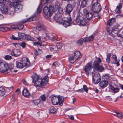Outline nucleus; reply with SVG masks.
I'll return each mask as SVG.
<instances>
[{"label":"nucleus","mask_w":123,"mask_h":123,"mask_svg":"<svg viewBox=\"0 0 123 123\" xmlns=\"http://www.w3.org/2000/svg\"><path fill=\"white\" fill-rule=\"evenodd\" d=\"M48 75L45 76L43 79L40 76L35 75L33 78V82L34 83V86L36 87L41 86H44L48 83Z\"/></svg>","instance_id":"nucleus-1"},{"label":"nucleus","mask_w":123,"mask_h":123,"mask_svg":"<svg viewBox=\"0 0 123 123\" xmlns=\"http://www.w3.org/2000/svg\"><path fill=\"white\" fill-rule=\"evenodd\" d=\"M54 8L51 5L49 6V7L45 6L43 10L44 13L45 14V17L46 19L49 20L50 17L52 15L54 12Z\"/></svg>","instance_id":"nucleus-2"},{"label":"nucleus","mask_w":123,"mask_h":123,"mask_svg":"<svg viewBox=\"0 0 123 123\" xmlns=\"http://www.w3.org/2000/svg\"><path fill=\"white\" fill-rule=\"evenodd\" d=\"M96 58L97 59L94 61L93 62L92 68L100 72H102L104 70V68L102 66L100 65L101 62V60L99 57Z\"/></svg>","instance_id":"nucleus-3"},{"label":"nucleus","mask_w":123,"mask_h":123,"mask_svg":"<svg viewBox=\"0 0 123 123\" xmlns=\"http://www.w3.org/2000/svg\"><path fill=\"white\" fill-rule=\"evenodd\" d=\"M86 19L81 16L79 15L77 17L75 22L77 25H79L84 26L87 23Z\"/></svg>","instance_id":"nucleus-4"},{"label":"nucleus","mask_w":123,"mask_h":123,"mask_svg":"<svg viewBox=\"0 0 123 123\" xmlns=\"http://www.w3.org/2000/svg\"><path fill=\"white\" fill-rule=\"evenodd\" d=\"M8 63L6 62L0 63V72L1 73L8 72Z\"/></svg>","instance_id":"nucleus-5"},{"label":"nucleus","mask_w":123,"mask_h":123,"mask_svg":"<svg viewBox=\"0 0 123 123\" xmlns=\"http://www.w3.org/2000/svg\"><path fill=\"white\" fill-rule=\"evenodd\" d=\"M102 8L101 5L97 2L94 3L92 5L91 9L94 13H99L101 10Z\"/></svg>","instance_id":"nucleus-6"},{"label":"nucleus","mask_w":123,"mask_h":123,"mask_svg":"<svg viewBox=\"0 0 123 123\" xmlns=\"http://www.w3.org/2000/svg\"><path fill=\"white\" fill-rule=\"evenodd\" d=\"M19 2H11L10 5L14 7L16 11L18 12L20 11L22 8V6L19 3Z\"/></svg>","instance_id":"nucleus-7"},{"label":"nucleus","mask_w":123,"mask_h":123,"mask_svg":"<svg viewBox=\"0 0 123 123\" xmlns=\"http://www.w3.org/2000/svg\"><path fill=\"white\" fill-rule=\"evenodd\" d=\"M92 80L94 84H97L99 83L101 80V77L100 74L98 73L95 74L92 77Z\"/></svg>","instance_id":"nucleus-8"},{"label":"nucleus","mask_w":123,"mask_h":123,"mask_svg":"<svg viewBox=\"0 0 123 123\" xmlns=\"http://www.w3.org/2000/svg\"><path fill=\"white\" fill-rule=\"evenodd\" d=\"M20 61L22 63L25 67L28 66L30 64L29 59L27 57H23L21 60Z\"/></svg>","instance_id":"nucleus-9"},{"label":"nucleus","mask_w":123,"mask_h":123,"mask_svg":"<svg viewBox=\"0 0 123 123\" xmlns=\"http://www.w3.org/2000/svg\"><path fill=\"white\" fill-rule=\"evenodd\" d=\"M33 31L35 32H38L42 30L44 31H46V29L43 25H40L37 26L36 27L34 28Z\"/></svg>","instance_id":"nucleus-10"},{"label":"nucleus","mask_w":123,"mask_h":123,"mask_svg":"<svg viewBox=\"0 0 123 123\" xmlns=\"http://www.w3.org/2000/svg\"><path fill=\"white\" fill-rule=\"evenodd\" d=\"M109 86L112 92L114 93L118 92L119 91L118 86L115 84H114L113 86L111 85H109Z\"/></svg>","instance_id":"nucleus-11"},{"label":"nucleus","mask_w":123,"mask_h":123,"mask_svg":"<svg viewBox=\"0 0 123 123\" xmlns=\"http://www.w3.org/2000/svg\"><path fill=\"white\" fill-rule=\"evenodd\" d=\"M73 9V7L72 5L70 4H68L66 7L65 12L68 14L69 17H70V13Z\"/></svg>","instance_id":"nucleus-12"},{"label":"nucleus","mask_w":123,"mask_h":123,"mask_svg":"<svg viewBox=\"0 0 123 123\" xmlns=\"http://www.w3.org/2000/svg\"><path fill=\"white\" fill-rule=\"evenodd\" d=\"M0 10L3 14H6L8 13V9L4 5H0Z\"/></svg>","instance_id":"nucleus-13"},{"label":"nucleus","mask_w":123,"mask_h":123,"mask_svg":"<svg viewBox=\"0 0 123 123\" xmlns=\"http://www.w3.org/2000/svg\"><path fill=\"white\" fill-rule=\"evenodd\" d=\"M73 54H70L68 57V61L69 62L72 64L74 63L77 60Z\"/></svg>","instance_id":"nucleus-14"},{"label":"nucleus","mask_w":123,"mask_h":123,"mask_svg":"<svg viewBox=\"0 0 123 123\" xmlns=\"http://www.w3.org/2000/svg\"><path fill=\"white\" fill-rule=\"evenodd\" d=\"M67 19H68L67 21H65L63 22H62L63 25L65 27H67L69 25L70 23L72 20L71 17H68Z\"/></svg>","instance_id":"nucleus-15"},{"label":"nucleus","mask_w":123,"mask_h":123,"mask_svg":"<svg viewBox=\"0 0 123 123\" xmlns=\"http://www.w3.org/2000/svg\"><path fill=\"white\" fill-rule=\"evenodd\" d=\"M61 15H60L59 14H56L54 17V18L57 22L59 24H62L63 21V20L62 18L61 17Z\"/></svg>","instance_id":"nucleus-16"},{"label":"nucleus","mask_w":123,"mask_h":123,"mask_svg":"<svg viewBox=\"0 0 123 123\" xmlns=\"http://www.w3.org/2000/svg\"><path fill=\"white\" fill-rule=\"evenodd\" d=\"M92 65L91 63H88L87 65L85 66L84 70V71L87 73V74H88L90 71L91 69Z\"/></svg>","instance_id":"nucleus-17"},{"label":"nucleus","mask_w":123,"mask_h":123,"mask_svg":"<svg viewBox=\"0 0 123 123\" xmlns=\"http://www.w3.org/2000/svg\"><path fill=\"white\" fill-rule=\"evenodd\" d=\"M51 100L53 104L54 105L58 104V97L56 96H52L51 98Z\"/></svg>","instance_id":"nucleus-18"},{"label":"nucleus","mask_w":123,"mask_h":123,"mask_svg":"<svg viewBox=\"0 0 123 123\" xmlns=\"http://www.w3.org/2000/svg\"><path fill=\"white\" fill-rule=\"evenodd\" d=\"M72 54L74 55V56L75 57L77 60L82 57V55L81 54L80 52L79 51H74V52Z\"/></svg>","instance_id":"nucleus-19"},{"label":"nucleus","mask_w":123,"mask_h":123,"mask_svg":"<svg viewBox=\"0 0 123 123\" xmlns=\"http://www.w3.org/2000/svg\"><path fill=\"white\" fill-rule=\"evenodd\" d=\"M64 98L62 96H59L58 97V104L60 106H62L63 104L64 101Z\"/></svg>","instance_id":"nucleus-20"},{"label":"nucleus","mask_w":123,"mask_h":123,"mask_svg":"<svg viewBox=\"0 0 123 123\" xmlns=\"http://www.w3.org/2000/svg\"><path fill=\"white\" fill-rule=\"evenodd\" d=\"M108 84V81L106 80L101 81L99 83V85L100 87L103 88L106 87Z\"/></svg>","instance_id":"nucleus-21"},{"label":"nucleus","mask_w":123,"mask_h":123,"mask_svg":"<svg viewBox=\"0 0 123 123\" xmlns=\"http://www.w3.org/2000/svg\"><path fill=\"white\" fill-rule=\"evenodd\" d=\"M115 23L116 24L115 21V18H112L111 19H110L107 22V25L109 26H111L113 25Z\"/></svg>","instance_id":"nucleus-22"},{"label":"nucleus","mask_w":123,"mask_h":123,"mask_svg":"<svg viewBox=\"0 0 123 123\" xmlns=\"http://www.w3.org/2000/svg\"><path fill=\"white\" fill-rule=\"evenodd\" d=\"M122 7V5L121 3H119L118 5L117 6L115 10V12L118 13H120L121 12V9Z\"/></svg>","instance_id":"nucleus-23"},{"label":"nucleus","mask_w":123,"mask_h":123,"mask_svg":"<svg viewBox=\"0 0 123 123\" xmlns=\"http://www.w3.org/2000/svg\"><path fill=\"white\" fill-rule=\"evenodd\" d=\"M22 93L23 95L25 97L29 96L30 94L28 90L26 88H24L23 90Z\"/></svg>","instance_id":"nucleus-24"},{"label":"nucleus","mask_w":123,"mask_h":123,"mask_svg":"<svg viewBox=\"0 0 123 123\" xmlns=\"http://www.w3.org/2000/svg\"><path fill=\"white\" fill-rule=\"evenodd\" d=\"M114 112L116 114L112 113L111 114L112 115L117 117L118 118H122L123 117V114L121 112H118L116 111H114Z\"/></svg>","instance_id":"nucleus-25"},{"label":"nucleus","mask_w":123,"mask_h":123,"mask_svg":"<svg viewBox=\"0 0 123 123\" xmlns=\"http://www.w3.org/2000/svg\"><path fill=\"white\" fill-rule=\"evenodd\" d=\"M86 16L87 19L89 20L92 18L93 15L92 13L87 12L86 14Z\"/></svg>","instance_id":"nucleus-26"},{"label":"nucleus","mask_w":123,"mask_h":123,"mask_svg":"<svg viewBox=\"0 0 123 123\" xmlns=\"http://www.w3.org/2000/svg\"><path fill=\"white\" fill-rule=\"evenodd\" d=\"M5 93V89L2 87H0V96H3L4 95Z\"/></svg>","instance_id":"nucleus-27"},{"label":"nucleus","mask_w":123,"mask_h":123,"mask_svg":"<svg viewBox=\"0 0 123 123\" xmlns=\"http://www.w3.org/2000/svg\"><path fill=\"white\" fill-rule=\"evenodd\" d=\"M10 30V28H9L7 27H0V31L4 32L8 31Z\"/></svg>","instance_id":"nucleus-28"},{"label":"nucleus","mask_w":123,"mask_h":123,"mask_svg":"<svg viewBox=\"0 0 123 123\" xmlns=\"http://www.w3.org/2000/svg\"><path fill=\"white\" fill-rule=\"evenodd\" d=\"M22 62H18L16 64L17 67L19 68L22 69L25 67Z\"/></svg>","instance_id":"nucleus-29"},{"label":"nucleus","mask_w":123,"mask_h":123,"mask_svg":"<svg viewBox=\"0 0 123 123\" xmlns=\"http://www.w3.org/2000/svg\"><path fill=\"white\" fill-rule=\"evenodd\" d=\"M15 10L14 8H11L10 9V14L11 16H13L14 14Z\"/></svg>","instance_id":"nucleus-30"},{"label":"nucleus","mask_w":123,"mask_h":123,"mask_svg":"<svg viewBox=\"0 0 123 123\" xmlns=\"http://www.w3.org/2000/svg\"><path fill=\"white\" fill-rule=\"evenodd\" d=\"M50 112L52 113H54L57 111L56 109L53 106L51 107L49 109Z\"/></svg>","instance_id":"nucleus-31"},{"label":"nucleus","mask_w":123,"mask_h":123,"mask_svg":"<svg viewBox=\"0 0 123 123\" xmlns=\"http://www.w3.org/2000/svg\"><path fill=\"white\" fill-rule=\"evenodd\" d=\"M83 39L82 38L80 39L77 41V42L76 43V44L79 45H81L83 44Z\"/></svg>","instance_id":"nucleus-32"},{"label":"nucleus","mask_w":123,"mask_h":123,"mask_svg":"<svg viewBox=\"0 0 123 123\" xmlns=\"http://www.w3.org/2000/svg\"><path fill=\"white\" fill-rule=\"evenodd\" d=\"M25 39L26 40H30L32 41H34L35 40V39L34 38L28 35L26 36L25 38Z\"/></svg>","instance_id":"nucleus-33"},{"label":"nucleus","mask_w":123,"mask_h":123,"mask_svg":"<svg viewBox=\"0 0 123 123\" xmlns=\"http://www.w3.org/2000/svg\"><path fill=\"white\" fill-rule=\"evenodd\" d=\"M111 56V54L108 53L107 54L106 58V62L108 63H109L110 61V58Z\"/></svg>","instance_id":"nucleus-34"},{"label":"nucleus","mask_w":123,"mask_h":123,"mask_svg":"<svg viewBox=\"0 0 123 123\" xmlns=\"http://www.w3.org/2000/svg\"><path fill=\"white\" fill-rule=\"evenodd\" d=\"M118 31L117 29L116 28L115 29L113 30L112 35L115 36L117 35Z\"/></svg>","instance_id":"nucleus-35"},{"label":"nucleus","mask_w":123,"mask_h":123,"mask_svg":"<svg viewBox=\"0 0 123 123\" xmlns=\"http://www.w3.org/2000/svg\"><path fill=\"white\" fill-rule=\"evenodd\" d=\"M13 0H0V5H2V4L4 5L3 4L4 2H9L11 3Z\"/></svg>","instance_id":"nucleus-36"},{"label":"nucleus","mask_w":123,"mask_h":123,"mask_svg":"<svg viewBox=\"0 0 123 123\" xmlns=\"http://www.w3.org/2000/svg\"><path fill=\"white\" fill-rule=\"evenodd\" d=\"M11 54L13 56L17 57L19 55V54H16L15 53V50L14 49H12L11 52Z\"/></svg>","instance_id":"nucleus-37"},{"label":"nucleus","mask_w":123,"mask_h":123,"mask_svg":"<svg viewBox=\"0 0 123 123\" xmlns=\"http://www.w3.org/2000/svg\"><path fill=\"white\" fill-rule=\"evenodd\" d=\"M86 4V0H83L81 2V6L82 8L85 7Z\"/></svg>","instance_id":"nucleus-38"},{"label":"nucleus","mask_w":123,"mask_h":123,"mask_svg":"<svg viewBox=\"0 0 123 123\" xmlns=\"http://www.w3.org/2000/svg\"><path fill=\"white\" fill-rule=\"evenodd\" d=\"M40 99H37L33 100V102L36 105H37L40 102Z\"/></svg>","instance_id":"nucleus-39"},{"label":"nucleus","mask_w":123,"mask_h":123,"mask_svg":"<svg viewBox=\"0 0 123 123\" xmlns=\"http://www.w3.org/2000/svg\"><path fill=\"white\" fill-rule=\"evenodd\" d=\"M69 3L68 4H70L71 5H74L75 4V3L74 0H69L68 1Z\"/></svg>","instance_id":"nucleus-40"},{"label":"nucleus","mask_w":123,"mask_h":123,"mask_svg":"<svg viewBox=\"0 0 123 123\" xmlns=\"http://www.w3.org/2000/svg\"><path fill=\"white\" fill-rule=\"evenodd\" d=\"M113 29L111 27H108L107 29V32L109 34H112Z\"/></svg>","instance_id":"nucleus-41"},{"label":"nucleus","mask_w":123,"mask_h":123,"mask_svg":"<svg viewBox=\"0 0 123 123\" xmlns=\"http://www.w3.org/2000/svg\"><path fill=\"white\" fill-rule=\"evenodd\" d=\"M17 25H18V29H21L24 27V26L22 24L17 23Z\"/></svg>","instance_id":"nucleus-42"},{"label":"nucleus","mask_w":123,"mask_h":123,"mask_svg":"<svg viewBox=\"0 0 123 123\" xmlns=\"http://www.w3.org/2000/svg\"><path fill=\"white\" fill-rule=\"evenodd\" d=\"M18 28L17 23L16 24V25L14 24L11 25V28L13 29H18Z\"/></svg>","instance_id":"nucleus-43"},{"label":"nucleus","mask_w":123,"mask_h":123,"mask_svg":"<svg viewBox=\"0 0 123 123\" xmlns=\"http://www.w3.org/2000/svg\"><path fill=\"white\" fill-rule=\"evenodd\" d=\"M11 39L13 40H20L21 38L20 37H16L14 35H12L11 37Z\"/></svg>","instance_id":"nucleus-44"},{"label":"nucleus","mask_w":123,"mask_h":123,"mask_svg":"<svg viewBox=\"0 0 123 123\" xmlns=\"http://www.w3.org/2000/svg\"><path fill=\"white\" fill-rule=\"evenodd\" d=\"M56 50L57 51L58 49H60L62 48L61 44L60 43H57L56 44Z\"/></svg>","instance_id":"nucleus-45"},{"label":"nucleus","mask_w":123,"mask_h":123,"mask_svg":"<svg viewBox=\"0 0 123 123\" xmlns=\"http://www.w3.org/2000/svg\"><path fill=\"white\" fill-rule=\"evenodd\" d=\"M35 17V15H33L32 16L30 17L28 19H27L28 22H31L33 21L34 18Z\"/></svg>","instance_id":"nucleus-46"},{"label":"nucleus","mask_w":123,"mask_h":123,"mask_svg":"<svg viewBox=\"0 0 123 123\" xmlns=\"http://www.w3.org/2000/svg\"><path fill=\"white\" fill-rule=\"evenodd\" d=\"M26 45V43L24 42L20 43V45L23 48H24L25 47Z\"/></svg>","instance_id":"nucleus-47"},{"label":"nucleus","mask_w":123,"mask_h":123,"mask_svg":"<svg viewBox=\"0 0 123 123\" xmlns=\"http://www.w3.org/2000/svg\"><path fill=\"white\" fill-rule=\"evenodd\" d=\"M42 52V51L40 49H38V50H36V53L35 54L36 55H37L38 54H41Z\"/></svg>","instance_id":"nucleus-48"},{"label":"nucleus","mask_w":123,"mask_h":123,"mask_svg":"<svg viewBox=\"0 0 123 123\" xmlns=\"http://www.w3.org/2000/svg\"><path fill=\"white\" fill-rule=\"evenodd\" d=\"M83 89L84 90V91H85L86 92H87L88 91V89L87 87L85 85H83Z\"/></svg>","instance_id":"nucleus-49"},{"label":"nucleus","mask_w":123,"mask_h":123,"mask_svg":"<svg viewBox=\"0 0 123 123\" xmlns=\"http://www.w3.org/2000/svg\"><path fill=\"white\" fill-rule=\"evenodd\" d=\"M41 12V9L39 6H38L37 11V14L40 13Z\"/></svg>","instance_id":"nucleus-50"},{"label":"nucleus","mask_w":123,"mask_h":123,"mask_svg":"<svg viewBox=\"0 0 123 123\" xmlns=\"http://www.w3.org/2000/svg\"><path fill=\"white\" fill-rule=\"evenodd\" d=\"M112 58L114 61L115 62L117 61V58L116 55H115L113 54L112 55Z\"/></svg>","instance_id":"nucleus-51"},{"label":"nucleus","mask_w":123,"mask_h":123,"mask_svg":"<svg viewBox=\"0 0 123 123\" xmlns=\"http://www.w3.org/2000/svg\"><path fill=\"white\" fill-rule=\"evenodd\" d=\"M4 58L7 60L11 59L12 58V57L9 55H6L5 56Z\"/></svg>","instance_id":"nucleus-52"},{"label":"nucleus","mask_w":123,"mask_h":123,"mask_svg":"<svg viewBox=\"0 0 123 123\" xmlns=\"http://www.w3.org/2000/svg\"><path fill=\"white\" fill-rule=\"evenodd\" d=\"M83 39V41L85 43H86L90 41L88 37H85Z\"/></svg>","instance_id":"nucleus-53"},{"label":"nucleus","mask_w":123,"mask_h":123,"mask_svg":"<svg viewBox=\"0 0 123 123\" xmlns=\"http://www.w3.org/2000/svg\"><path fill=\"white\" fill-rule=\"evenodd\" d=\"M63 12V9L62 8H60L58 10V12L57 14L61 15L62 14Z\"/></svg>","instance_id":"nucleus-54"},{"label":"nucleus","mask_w":123,"mask_h":123,"mask_svg":"<svg viewBox=\"0 0 123 123\" xmlns=\"http://www.w3.org/2000/svg\"><path fill=\"white\" fill-rule=\"evenodd\" d=\"M50 49L51 51H57V50H56V47L55 48L50 47Z\"/></svg>","instance_id":"nucleus-55"},{"label":"nucleus","mask_w":123,"mask_h":123,"mask_svg":"<svg viewBox=\"0 0 123 123\" xmlns=\"http://www.w3.org/2000/svg\"><path fill=\"white\" fill-rule=\"evenodd\" d=\"M14 67V65L12 64H11L10 65L8 66V70H11L13 69Z\"/></svg>","instance_id":"nucleus-56"},{"label":"nucleus","mask_w":123,"mask_h":123,"mask_svg":"<svg viewBox=\"0 0 123 123\" xmlns=\"http://www.w3.org/2000/svg\"><path fill=\"white\" fill-rule=\"evenodd\" d=\"M50 72V69L48 68L45 70L44 72L47 75H48L49 73Z\"/></svg>","instance_id":"nucleus-57"},{"label":"nucleus","mask_w":123,"mask_h":123,"mask_svg":"<svg viewBox=\"0 0 123 123\" xmlns=\"http://www.w3.org/2000/svg\"><path fill=\"white\" fill-rule=\"evenodd\" d=\"M88 37L90 41H91L93 40L94 38V36L93 35H91Z\"/></svg>","instance_id":"nucleus-58"},{"label":"nucleus","mask_w":123,"mask_h":123,"mask_svg":"<svg viewBox=\"0 0 123 123\" xmlns=\"http://www.w3.org/2000/svg\"><path fill=\"white\" fill-rule=\"evenodd\" d=\"M41 98L43 101H44L46 99V98L45 95H43L41 96Z\"/></svg>","instance_id":"nucleus-59"},{"label":"nucleus","mask_w":123,"mask_h":123,"mask_svg":"<svg viewBox=\"0 0 123 123\" xmlns=\"http://www.w3.org/2000/svg\"><path fill=\"white\" fill-rule=\"evenodd\" d=\"M28 22V20L27 19H23L21 21V24L24 23Z\"/></svg>","instance_id":"nucleus-60"},{"label":"nucleus","mask_w":123,"mask_h":123,"mask_svg":"<svg viewBox=\"0 0 123 123\" xmlns=\"http://www.w3.org/2000/svg\"><path fill=\"white\" fill-rule=\"evenodd\" d=\"M119 61L120 60H118L117 61V62H115L114 63L113 62H112V63H113V64L114 63V64H116L117 66H119L120 65V64H119Z\"/></svg>","instance_id":"nucleus-61"},{"label":"nucleus","mask_w":123,"mask_h":123,"mask_svg":"<svg viewBox=\"0 0 123 123\" xmlns=\"http://www.w3.org/2000/svg\"><path fill=\"white\" fill-rule=\"evenodd\" d=\"M53 65L55 67H57L58 66V62H54L53 64Z\"/></svg>","instance_id":"nucleus-62"},{"label":"nucleus","mask_w":123,"mask_h":123,"mask_svg":"<svg viewBox=\"0 0 123 123\" xmlns=\"http://www.w3.org/2000/svg\"><path fill=\"white\" fill-rule=\"evenodd\" d=\"M45 35L46 37V39L48 38V39H49L50 38V37L49 36V34L48 33H45Z\"/></svg>","instance_id":"nucleus-63"},{"label":"nucleus","mask_w":123,"mask_h":123,"mask_svg":"<svg viewBox=\"0 0 123 123\" xmlns=\"http://www.w3.org/2000/svg\"><path fill=\"white\" fill-rule=\"evenodd\" d=\"M76 92H83L84 90L82 88L76 90Z\"/></svg>","instance_id":"nucleus-64"}]
</instances>
